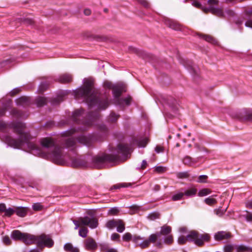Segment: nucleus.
<instances>
[{
  "label": "nucleus",
  "instance_id": "09e8293b",
  "mask_svg": "<svg viewBox=\"0 0 252 252\" xmlns=\"http://www.w3.org/2000/svg\"><path fill=\"white\" fill-rule=\"evenodd\" d=\"M155 171L158 173H163L166 171V168L161 166H156Z\"/></svg>",
  "mask_w": 252,
  "mask_h": 252
},
{
  "label": "nucleus",
  "instance_id": "603ef678",
  "mask_svg": "<svg viewBox=\"0 0 252 252\" xmlns=\"http://www.w3.org/2000/svg\"><path fill=\"white\" fill-rule=\"evenodd\" d=\"M7 127V124L2 121H0V131L5 130Z\"/></svg>",
  "mask_w": 252,
  "mask_h": 252
},
{
  "label": "nucleus",
  "instance_id": "c03bdc74",
  "mask_svg": "<svg viewBox=\"0 0 252 252\" xmlns=\"http://www.w3.org/2000/svg\"><path fill=\"white\" fill-rule=\"evenodd\" d=\"M234 249V246L231 245H227L224 247V252H232Z\"/></svg>",
  "mask_w": 252,
  "mask_h": 252
},
{
  "label": "nucleus",
  "instance_id": "49530a36",
  "mask_svg": "<svg viewBox=\"0 0 252 252\" xmlns=\"http://www.w3.org/2000/svg\"><path fill=\"white\" fill-rule=\"evenodd\" d=\"M103 252H117V251L113 248H109L107 246H103L101 248Z\"/></svg>",
  "mask_w": 252,
  "mask_h": 252
},
{
  "label": "nucleus",
  "instance_id": "4be33fe9",
  "mask_svg": "<svg viewBox=\"0 0 252 252\" xmlns=\"http://www.w3.org/2000/svg\"><path fill=\"white\" fill-rule=\"evenodd\" d=\"M234 250L236 252H252V248L244 245L234 246Z\"/></svg>",
  "mask_w": 252,
  "mask_h": 252
},
{
  "label": "nucleus",
  "instance_id": "f704fd0d",
  "mask_svg": "<svg viewBox=\"0 0 252 252\" xmlns=\"http://www.w3.org/2000/svg\"><path fill=\"white\" fill-rule=\"evenodd\" d=\"M204 202L208 205H212L217 203V200L212 197L210 196L204 200Z\"/></svg>",
  "mask_w": 252,
  "mask_h": 252
},
{
  "label": "nucleus",
  "instance_id": "79ce46f5",
  "mask_svg": "<svg viewBox=\"0 0 252 252\" xmlns=\"http://www.w3.org/2000/svg\"><path fill=\"white\" fill-rule=\"evenodd\" d=\"M207 179L208 176L207 175H200L198 177V180L197 181V182L198 183H206L207 182Z\"/></svg>",
  "mask_w": 252,
  "mask_h": 252
},
{
  "label": "nucleus",
  "instance_id": "0e129e2a",
  "mask_svg": "<svg viewBox=\"0 0 252 252\" xmlns=\"http://www.w3.org/2000/svg\"><path fill=\"white\" fill-rule=\"evenodd\" d=\"M245 26L247 27H250V28H252V20H248L245 23Z\"/></svg>",
  "mask_w": 252,
  "mask_h": 252
},
{
  "label": "nucleus",
  "instance_id": "2f4dec72",
  "mask_svg": "<svg viewBox=\"0 0 252 252\" xmlns=\"http://www.w3.org/2000/svg\"><path fill=\"white\" fill-rule=\"evenodd\" d=\"M202 38L206 41L210 42L212 44H216L217 43V41L212 36L209 35H203Z\"/></svg>",
  "mask_w": 252,
  "mask_h": 252
},
{
  "label": "nucleus",
  "instance_id": "a18cd8bd",
  "mask_svg": "<svg viewBox=\"0 0 252 252\" xmlns=\"http://www.w3.org/2000/svg\"><path fill=\"white\" fill-rule=\"evenodd\" d=\"M4 213L5 216L10 217L15 213V210L12 208H9L8 209H6Z\"/></svg>",
  "mask_w": 252,
  "mask_h": 252
},
{
  "label": "nucleus",
  "instance_id": "423d86ee",
  "mask_svg": "<svg viewBox=\"0 0 252 252\" xmlns=\"http://www.w3.org/2000/svg\"><path fill=\"white\" fill-rule=\"evenodd\" d=\"M40 143L43 147L50 149V157L53 162L59 165L65 163L64 156L62 153L63 149L57 146L52 138H44L41 140Z\"/></svg>",
  "mask_w": 252,
  "mask_h": 252
},
{
  "label": "nucleus",
  "instance_id": "f8f14e48",
  "mask_svg": "<svg viewBox=\"0 0 252 252\" xmlns=\"http://www.w3.org/2000/svg\"><path fill=\"white\" fill-rule=\"evenodd\" d=\"M105 226L110 229L116 227L117 231L120 233L123 232L125 229V222L121 220H109L106 222Z\"/></svg>",
  "mask_w": 252,
  "mask_h": 252
},
{
  "label": "nucleus",
  "instance_id": "ddd939ff",
  "mask_svg": "<svg viewBox=\"0 0 252 252\" xmlns=\"http://www.w3.org/2000/svg\"><path fill=\"white\" fill-rule=\"evenodd\" d=\"M241 121H252V112L242 110L234 116Z\"/></svg>",
  "mask_w": 252,
  "mask_h": 252
},
{
  "label": "nucleus",
  "instance_id": "f257e3e1",
  "mask_svg": "<svg viewBox=\"0 0 252 252\" xmlns=\"http://www.w3.org/2000/svg\"><path fill=\"white\" fill-rule=\"evenodd\" d=\"M73 94L75 99H82L90 107L97 105L98 108L105 109L109 105L107 98L100 100L95 94L91 80H86L83 86L76 89Z\"/></svg>",
  "mask_w": 252,
  "mask_h": 252
},
{
  "label": "nucleus",
  "instance_id": "a211bd4d",
  "mask_svg": "<svg viewBox=\"0 0 252 252\" xmlns=\"http://www.w3.org/2000/svg\"><path fill=\"white\" fill-rule=\"evenodd\" d=\"M15 101L17 105L23 107L28 106L31 103L30 98L25 96L19 97L16 99Z\"/></svg>",
  "mask_w": 252,
  "mask_h": 252
},
{
  "label": "nucleus",
  "instance_id": "5701e85b",
  "mask_svg": "<svg viewBox=\"0 0 252 252\" xmlns=\"http://www.w3.org/2000/svg\"><path fill=\"white\" fill-rule=\"evenodd\" d=\"M35 102L38 107H41L47 104V99L44 97L38 96L36 98Z\"/></svg>",
  "mask_w": 252,
  "mask_h": 252
},
{
  "label": "nucleus",
  "instance_id": "ea45409f",
  "mask_svg": "<svg viewBox=\"0 0 252 252\" xmlns=\"http://www.w3.org/2000/svg\"><path fill=\"white\" fill-rule=\"evenodd\" d=\"M126 187V185L125 183H119L116 185H113L111 188V189H120L121 188H125Z\"/></svg>",
  "mask_w": 252,
  "mask_h": 252
},
{
  "label": "nucleus",
  "instance_id": "e433bc0d",
  "mask_svg": "<svg viewBox=\"0 0 252 252\" xmlns=\"http://www.w3.org/2000/svg\"><path fill=\"white\" fill-rule=\"evenodd\" d=\"M118 118V115H117L115 113L112 112L109 115V121L113 123L116 121Z\"/></svg>",
  "mask_w": 252,
  "mask_h": 252
},
{
  "label": "nucleus",
  "instance_id": "6e6d98bb",
  "mask_svg": "<svg viewBox=\"0 0 252 252\" xmlns=\"http://www.w3.org/2000/svg\"><path fill=\"white\" fill-rule=\"evenodd\" d=\"M11 62L10 60H6L0 62V69L4 67L6 65Z\"/></svg>",
  "mask_w": 252,
  "mask_h": 252
},
{
  "label": "nucleus",
  "instance_id": "7ed1b4c3",
  "mask_svg": "<svg viewBox=\"0 0 252 252\" xmlns=\"http://www.w3.org/2000/svg\"><path fill=\"white\" fill-rule=\"evenodd\" d=\"M171 230L170 226L164 225L161 227L159 232L151 234L148 239L142 241L141 238L137 237L134 239V241L142 248L148 247L151 243H155L157 247L160 248L162 245V240L164 244L171 245L173 242V237L171 234Z\"/></svg>",
  "mask_w": 252,
  "mask_h": 252
},
{
  "label": "nucleus",
  "instance_id": "2eb2a0df",
  "mask_svg": "<svg viewBox=\"0 0 252 252\" xmlns=\"http://www.w3.org/2000/svg\"><path fill=\"white\" fill-rule=\"evenodd\" d=\"M72 164L75 167H86L88 161L84 157H80L72 159Z\"/></svg>",
  "mask_w": 252,
  "mask_h": 252
},
{
  "label": "nucleus",
  "instance_id": "72a5a7b5",
  "mask_svg": "<svg viewBox=\"0 0 252 252\" xmlns=\"http://www.w3.org/2000/svg\"><path fill=\"white\" fill-rule=\"evenodd\" d=\"M212 12L218 16H222L223 15V12L222 9H220L219 8H212Z\"/></svg>",
  "mask_w": 252,
  "mask_h": 252
},
{
  "label": "nucleus",
  "instance_id": "0eeeda50",
  "mask_svg": "<svg viewBox=\"0 0 252 252\" xmlns=\"http://www.w3.org/2000/svg\"><path fill=\"white\" fill-rule=\"evenodd\" d=\"M26 244H36L39 248L47 247L51 248L54 245V241L48 236L42 234L35 236L28 233H25L22 241Z\"/></svg>",
  "mask_w": 252,
  "mask_h": 252
},
{
  "label": "nucleus",
  "instance_id": "c756f323",
  "mask_svg": "<svg viewBox=\"0 0 252 252\" xmlns=\"http://www.w3.org/2000/svg\"><path fill=\"white\" fill-rule=\"evenodd\" d=\"M89 232L88 229L85 227H81L79 231V235L83 238L87 237Z\"/></svg>",
  "mask_w": 252,
  "mask_h": 252
},
{
  "label": "nucleus",
  "instance_id": "aec40b11",
  "mask_svg": "<svg viewBox=\"0 0 252 252\" xmlns=\"http://www.w3.org/2000/svg\"><path fill=\"white\" fill-rule=\"evenodd\" d=\"M231 237V234L229 232L220 231L215 235V239L217 241L227 240Z\"/></svg>",
  "mask_w": 252,
  "mask_h": 252
},
{
  "label": "nucleus",
  "instance_id": "864d4df0",
  "mask_svg": "<svg viewBox=\"0 0 252 252\" xmlns=\"http://www.w3.org/2000/svg\"><path fill=\"white\" fill-rule=\"evenodd\" d=\"M118 212H119V210L118 209V208L114 207V208H111L109 210L108 213H109V214H110L112 215H116Z\"/></svg>",
  "mask_w": 252,
  "mask_h": 252
},
{
  "label": "nucleus",
  "instance_id": "69168bd1",
  "mask_svg": "<svg viewBox=\"0 0 252 252\" xmlns=\"http://www.w3.org/2000/svg\"><path fill=\"white\" fill-rule=\"evenodd\" d=\"M246 220L247 221H252V214L248 213L246 216Z\"/></svg>",
  "mask_w": 252,
  "mask_h": 252
},
{
  "label": "nucleus",
  "instance_id": "680f3d73",
  "mask_svg": "<svg viewBox=\"0 0 252 252\" xmlns=\"http://www.w3.org/2000/svg\"><path fill=\"white\" fill-rule=\"evenodd\" d=\"M6 209V205L4 203L0 204V212H4Z\"/></svg>",
  "mask_w": 252,
  "mask_h": 252
},
{
  "label": "nucleus",
  "instance_id": "3c124183",
  "mask_svg": "<svg viewBox=\"0 0 252 252\" xmlns=\"http://www.w3.org/2000/svg\"><path fill=\"white\" fill-rule=\"evenodd\" d=\"M21 92V89L20 88H17L13 90H12L10 92V95L11 96H14V95L17 94L18 93H19Z\"/></svg>",
  "mask_w": 252,
  "mask_h": 252
},
{
  "label": "nucleus",
  "instance_id": "e2e57ef3",
  "mask_svg": "<svg viewBox=\"0 0 252 252\" xmlns=\"http://www.w3.org/2000/svg\"><path fill=\"white\" fill-rule=\"evenodd\" d=\"M147 166V162L146 160H143L142 162L141 168L142 169H144L146 168Z\"/></svg>",
  "mask_w": 252,
  "mask_h": 252
},
{
  "label": "nucleus",
  "instance_id": "dca6fc26",
  "mask_svg": "<svg viewBox=\"0 0 252 252\" xmlns=\"http://www.w3.org/2000/svg\"><path fill=\"white\" fill-rule=\"evenodd\" d=\"M77 140L78 142L89 146L91 144L92 142L94 141V138L93 136L91 135L86 136L84 134H82L77 137Z\"/></svg>",
  "mask_w": 252,
  "mask_h": 252
},
{
  "label": "nucleus",
  "instance_id": "6e6552de",
  "mask_svg": "<svg viewBox=\"0 0 252 252\" xmlns=\"http://www.w3.org/2000/svg\"><path fill=\"white\" fill-rule=\"evenodd\" d=\"M210 239V236L207 234H200L198 232L191 231L186 237L180 236L178 240V242L180 245H183L187 241L193 242L194 243L198 246H202L205 242H207Z\"/></svg>",
  "mask_w": 252,
  "mask_h": 252
},
{
  "label": "nucleus",
  "instance_id": "b1692460",
  "mask_svg": "<svg viewBox=\"0 0 252 252\" xmlns=\"http://www.w3.org/2000/svg\"><path fill=\"white\" fill-rule=\"evenodd\" d=\"M15 213L20 217H24L27 215V209L23 207H18L15 210Z\"/></svg>",
  "mask_w": 252,
  "mask_h": 252
},
{
  "label": "nucleus",
  "instance_id": "bb28decb",
  "mask_svg": "<svg viewBox=\"0 0 252 252\" xmlns=\"http://www.w3.org/2000/svg\"><path fill=\"white\" fill-rule=\"evenodd\" d=\"M168 26L175 30H179L180 29V25L174 21L169 20L166 24Z\"/></svg>",
  "mask_w": 252,
  "mask_h": 252
},
{
  "label": "nucleus",
  "instance_id": "de8ad7c7",
  "mask_svg": "<svg viewBox=\"0 0 252 252\" xmlns=\"http://www.w3.org/2000/svg\"><path fill=\"white\" fill-rule=\"evenodd\" d=\"M73 248V246L71 243H66L64 246V249L66 252H70Z\"/></svg>",
  "mask_w": 252,
  "mask_h": 252
},
{
  "label": "nucleus",
  "instance_id": "13d9d810",
  "mask_svg": "<svg viewBox=\"0 0 252 252\" xmlns=\"http://www.w3.org/2000/svg\"><path fill=\"white\" fill-rule=\"evenodd\" d=\"M120 236L119 234L114 233H113L111 235V239L113 241H117L119 240L120 239Z\"/></svg>",
  "mask_w": 252,
  "mask_h": 252
},
{
  "label": "nucleus",
  "instance_id": "412c9836",
  "mask_svg": "<svg viewBox=\"0 0 252 252\" xmlns=\"http://www.w3.org/2000/svg\"><path fill=\"white\" fill-rule=\"evenodd\" d=\"M25 233H22L18 230H13L11 232V237L14 240L23 241Z\"/></svg>",
  "mask_w": 252,
  "mask_h": 252
},
{
  "label": "nucleus",
  "instance_id": "6ab92c4d",
  "mask_svg": "<svg viewBox=\"0 0 252 252\" xmlns=\"http://www.w3.org/2000/svg\"><path fill=\"white\" fill-rule=\"evenodd\" d=\"M72 75L69 73H64L60 75L58 79L59 82L63 84L68 83L72 81Z\"/></svg>",
  "mask_w": 252,
  "mask_h": 252
},
{
  "label": "nucleus",
  "instance_id": "4d7b16f0",
  "mask_svg": "<svg viewBox=\"0 0 252 252\" xmlns=\"http://www.w3.org/2000/svg\"><path fill=\"white\" fill-rule=\"evenodd\" d=\"M139 2L145 7L148 8L150 6L149 3L146 0H139Z\"/></svg>",
  "mask_w": 252,
  "mask_h": 252
},
{
  "label": "nucleus",
  "instance_id": "052dcab7",
  "mask_svg": "<svg viewBox=\"0 0 252 252\" xmlns=\"http://www.w3.org/2000/svg\"><path fill=\"white\" fill-rule=\"evenodd\" d=\"M155 151L157 153H159L160 152H162L163 151V149L162 147L159 146H157L155 148Z\"/></svg>",
  "mask_w": 252,
  "mask_h": 252
},
{
  "label": "nucleus",
  "instance_id": "393cba45",
  "mask_svg": "<svg viewBox=\"0 0 252 252\" xmlns=\"http://www.w3.org/2000/svg\"><path fill=\"white\" fill-rule=\"evenodd\" d=\"M197 192V189L194 188H192L189 189L185 190L183 193H184V195H186L187 196L190 197L196 194Z\"/></svg>",
  "mask_w": 252,
  "mask_h": 252
},
{
  "label": "nucleus",
  "instance_id": "4c0bfd02",
  "mask_svg": "<svg viewBox=\"0 0 252 252\" xmlns=\"http://www.w3.org/2000/svg\"><path fill=\"white\" fill-rule=\"evenodd\" d=\"M138 210V207L136 205H132L129 207L128 213L131 215L135 214Z\"/></svg>",
  "mask_w": 252,
  "mask_h": 252
},
{
  "label": "nucleus",
  "instance_id": "4468645a",
  "mask_svg": "<svg viewBox=\"0 0 252 252\" xmlns=\"http://www.w3.org/2000/svg\"><path fill=\"white\" fill-rule=\"evenodd\" d=\"M84 248L87 251H94L97 249V244L91 237H88L84 242Z\"/></svg>",
  "mask_w": 252,
  "mask_h": 252
},
{
  "label": "nucleus",
  "instance_id": "a19ab883",
  "mask_svg": "<svg viewBox=\"0 0 252 252\" xmlns=\"http://www.w3.org/2000/svg\"><path fill=\"white\" fill-rule=\"evenodd\" d=\"M2 242L5 245H10L11 244V241L8 236H5L2 237Z\"/></svg>",
  "mask_w": 252,
  "mask_h": 252
},
{
  "label": "nucleus",
  "instance_id": "cd10ccee",
  "mask_svg": "<svg viewBox=\"0 0 252 252\" xmlns=\"http://www.w3.org/2000/svg\"><path fill=\"white\" fill-rule=\"evenodd\" d=\"M10 114L14 117L17 118L23 117V113L16 108L12 109L10 112Z\"/></svg>",
  "mask_w": 252,
  "mask_h": 252
},
{
  "label": "nucleus",
  "instance_id": "5fc2aeb1",
  "mask_svg": "<svg viewBox=\"0 0 252 252\" xmlns=\"http://www.w3.org/2000/svg\"><path fill=\"white\" fill-rule=\"evenodd\" d=\"M178 177L180 178H187L189 177V173L188 172H181L179 173Z\"/></svg>",
  "mask_w": 252,
  "mask_h": 252
},
{
  "label": "nucleus",
  "instance_id": "8fccbe9b",
  "mask_svg": "<svg viewBox=\"0 0 252 252\" xmlns=\"http://www.w3.org/2000/svg\"><path fill=\"white\" fill-rule=\"evenodd\" d=\"M226 211V209L222 210L221 208H219L217 210H215V212L217 216L219 217L222 216Z\"/></svg>",
  "mask_w": 252,
  "mask_h": 252
},
{
  "label": "nucleus",
  "instance_id": "f3484780",
  "mask_svg": "<svg viewBox=\"0 0 252 252\" xmlns=\"http://www.w3.org/2000/svg\"><path fill=\"white\" fill-rule=\"evenodd\" d=\"M199 158H193L189 156H186L183 158L182 161L185 165L189 166H194L195 164L199 161Z\"/></svg>",
  "mask_w": 252,
  "mask_h": 252
},
{
  "label": "nucleus",
  "instance_id": "a878e982",
  "mask_svg": "<svg viewBox=\"0 0 252 252\" xmlns=\"http://www.w3.org/2000/svg\"><path fill=\"white\" fill-rule=\"evenodd\" d=\"M76 144L75 140L72 138H69L65 141V145L67 148H74Z\"/></svg>",
  "mask_w": 252,
  "mask_h": 252
},
{
  "label": "nucleus",
  "instance_id": "1a4fd4ad",
  "mask_svg": "<svg viewBox=\"0 0 252 252\" xmlns=\"http://www.w3.org/2000/svg\"><path fill=\"white\" fill-rule=\"evenodd\" d=\"M149 141V138L145 136L138 135L130 136L127 140V159L130 158L131 153L136 147L144 148Z\"/></svg>",
  "mask_w": 252,
  "mask_h": 252
},
{
  "label": "nucleus",
  "instance_id": "bf43d9fd",
  "mask_svg": "<svg viewBox=\"0 0 252 252\" xmlns=\"http://www.w3.org/2000/svg\"><path fill=\"white\" fill-rule=\"evenodd\" d=\"M63 100V98L61 97H59L58 98H55L52 101V103L54 104H59L61 101Z\"/></svg>",
  "mask_w": 252,
  "mask_h": 252
},
{
  "label": "nucleus",
  "instance_id": "20e7f679",
  "mask_svg": "<svg viewBox=\"0 0 252 252\" xmlns=\"http://www.w3.org/2000/svg\"><path fill=\"white\" fill-rule=\"evenodd\" d=\"M114 154H103L97 155L92 158L93 166L96 168H101L103 167L105 163L116 164L120 162L126 160V145L119 144L114 151Z\"/></svg>",
  "mask_w": 252,
  "mask_h": 252
},
{
  "label": "nucleus",
  "instance_id": "c85d7f7f",
  "mask_svg": "<svg viewBox=\"0 0 252 252\" xmlns=\"http://www.w3.org/2000/svg\"><path fill=\"white\" fill-rule=\"evenodd\" d=\"M49 84L46 82L42 83L39 86L38 92L39 93L42 94L48 87Z\"/></svg>",
  "mask_w": 252,
  "mask_h": 252
},
{
  "label": "nucleus",
  "instance_id": "39448f33",
  "mask_svg": "<svg viewBox=\"0 0 252 252\" xmlns=\"http://www.w3.org/2000/svg\"><path fill=\"white\" fill-rule=\"evenodd\" d=\"M83 113L84 110L82 108L75 110L72 113L71 119L75 123L78 124L81 123L84 126L83 127H78L77 129L73 128L66 131L63 134L64 136H70L78 131H80V132L85 131L86 130V127L91 126L92 124L93 121L95 119H97L99 116L98 111H95L94 112H89L88 115V120L83 121L81 122L80 118L82 117Z\"/></svg>",
  "mask_w": 252,
  "mask_h": 252
},
{
  "label": "nucleus",
  "instance_id": "37998d69",
  "mask_svg": "<svg viewBox=\"0 0 252 252\" xmlns=\"http://www.w3.org/2000/svg\"><path fill=\"white\" fill-rule=\"evenodd\" d=\"M43 208V206L39 203H34L32 205V209L34 211H40Z\"/></svg>",
  "mask_w": 252,
  "mask_h": 252
},
{
  "label": "nucleus",
  "instance_id": "774afa93",
  "mask_svg": "<svg viewBox=\"0 0 252 252\" xmlns=\"http://www.w3.org/2000/svg\"><path fill=\"white\" fill-rule=\"evenodd\" d=\"M246 207L252 209V200L248 201L246 204Z\"/></svg>",
  "mask_w": 252,
  "mask_h": 252
},
{
  "label": "nucleus",
  "instance_id": "f03ea898",
  "mask_svg": "<svg viewBox=\"0 0 252 252\" xmlns=\"http://www.w3.org/2000/svg\"><path fill=\"white\" fill-rule=\"evenodd\" d=\"M12 126L14 131L19 135V138L16 139L6 136L5 141L9 145L15 148H20L26 144L30 150H40V148L36 144L30 141L32 137L29 133L24 131L26 127L24 123L19 122H14L12 124Z\"/></svg>",
  "mask_w": 252,
  "mask_h": 252
},
{
  "label": "nucleus",
  "instance_id": "9b49d317",
  "mask_svg": "<svg viewBox=\"0 0 252 252\" xmlns=\"http://www.w3.org/2000/svg\"><path fill=\"white\" fill-rule=\"evenodd\" d=\"M104 86L107 88L111 89L112 90L114 97L118 99V103L120 104L121 103L119 102L118 99L124 90L123 85L120 84L114 85L111 82H105L104 83Z\"/></svg>",
  "mask_w": 252,
  "mask_h": 252
},
{
  "label": "nucleus",
  "instance_id": "58836bf2",
  "mask_svg": "<svg viewBox=\"0 0 252 252\" xmlns=\"http://www.w3.org/2000/svg\"><path fill=\"white\" fill-rule=\"evenodd\" d=\"M159 214L157 212H154L149 215L148 218L151 220H155L159 218Z\"/></svg>",
  "mask_w": 252,
  "mask_h": 252
},
{
  "label": "nucleus",
  "instance_id": "7c9ffc66",
  "mask_svg": "<svg viewBox=\"0 0 252 252\" xmlns=\"http://www.w3.org/2000/svg\"><path fill=\"white\" fill-rule=\"evenodd\" d=\"M211 192H212V191L210 189L205 188V189H200L198 193V195L199 196H204L208 194H210L211 193Z\"/></svg>",
  "mask_w": 252,
  "mask_h": 252
},
{
  "label": "nucleus",
  "instance_id": "9d476101",
  "mask_svg": "<svg viewBox=\"0 0 252 252\" xmlns=\"http://www.w3.org/2000/svg\"><path fill=\"white\" fill-rule=\"evenodd\" d=\"M73 222L75 225V229L82 226H89L91 228H95L98 224V220L96 218L88 216L80 217L78 220H74Z\"/></svg>",
  "mask_w": 252,
  "mask_h": 252
},
{
  "label": "nucleus",
  "instance_id": "c9c22d12",
  "mask_svg": "<svg viewBox=\"0 0 252 252\" xmlns=\"http://www.w3.org/2000/svg\"><path fill=\"white\" fill-rule=\"evenodd\" d=\"M21 21L26 25H32L34 24L33 20L29 18L21 19Z\"/></svg>",
  "mask_w": 252,
  "mask_h": 252
},
{
  "label": "nucleus",
  "instance_id": "473e14b6",
  "mask_svg": "<svg viewBox=\"0 0 252 252\" xmlns=\"http://www.w3.org/2000/svg\"><path fill=\"white\" fill-rule=\"evenodd\" d=\"M184 195L183 192H178L172 196V199L173 201H178L181 200Z\"/></svg>",
  "mask_w": 252,
  "mask_h": 252
},
{
  "label": "nucleus",
  "instance_id": "338daca9",
  "mask_svg": "<svg viewBox=\"0 0 252 252\" xmlns=\"http://www.w3.org/2000/svg\"><path fill=\"white\" fill-rule=\"evenodd\" d=\"M128 49V51L131 52H133V53H137L138 52V50L137 49H136L133 47H131V46L129 47Z\"/></svg>",
  "mask_w": 252,
  "mask_h": 252
}]
</instances>
